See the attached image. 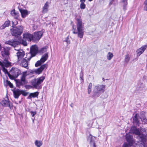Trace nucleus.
<instances>
[{
  "mask_svg": "<svg viewBox=\"0 0 147 147\" xmlns=\"http://www.w3.org/2000/svg\"><path fill=\"white\" fill-rule=\"evenodd\" d=\"M76 28L77 31H76L75 30L73 32V33L74 34H78V36L80 38H82L84 34V24L82 23L81 17L77 18H76Z\"/></svg>",
  "mask_w": 147,
  "mask_h": 147,
  "instance_id": "nucleus-1",
  "label": "nucleus"
},
{
  "mask_svg": "<svg viewBox=\"0 0 147 147\" xmlns=\"http://www.w3.org/2000/svg\"><path fill=\"white\" fill-rule=\"evenodd\" d=\"M140 119L142 122H144L145 123H147V117H145L144 114L142 113L141 115L140 118L139 115L138 114H136L133 118V122L134 125L139 126Z\"/></svg>",
  "mask_w": 147,
  "mask_h": 147,
  "instance_id": "nucleus-2",
  "label": "nucleus"
},
{
  "mask_svg": "<svg viewBox=\"0 0 147 147\" xmlns=\"http://www.w3.org/2000/svg\"><path fill=\"white\" fill-rule=\"evenodd\" d=\"M10 74H8V76L12 80L17 78L21 74L20 70L16 67H12L10 71Z\"/></svg>",
  "mask_w": 147,
  "mask_h": 147,
  "instance_id": "nucleus-3",
  "label": "nucleus"
},
{
  "mask_svg": "<svg viewBox=\"0 0 147 147\" xmlns=\"http://www.w3.org/2000/svg\"><path fill=\"white\" fill-rule=\"evenodd\" d=\"M23 27L22 26L17 27H13L10 29L11 33L14 36H18L20 35L23 32Z\"/></svg>",
  "mask_w": 147,
  "mask_h": 147,
  "instance_id": "nucleus-4",
  "label": "nucleus"
},
{
  "mask_svg": "<svg viewBox=\"0 0 147 147\" xmlns=\"http://www.w3.org/2000/svg\"><path fill=\"white\" fill-rule=\"evenodd\" d=\"M126 139L129 145L127 143H125L123 144L122 147H130V146H132L133 143V139L132 136L129 133L127 134Z\"/></svg>",
  "mask_w": 147,
  "mask_h": 147,
  "instance_id": "nucleus-5",
  "label": "nucleus"
},
{
  "mask_svg": "<svg viewBox=\"0 0 147 147\" xmlns=\"http://www.w3.org/2000/svg\"><path fill=\"white\" fill-rule=\"evenodd\" d=\"M43 34V32L42 31H39L34 33L33 34V41L38 42L41 38Z\"/></svg>",
  "mask_w": 147,
  "mask_h": 147,
  "instance_id": "nucleus-6",
  "label": "nucleus"
},
{
  "mask_svg": "<svg viewBox=\"0 0 147 147\" xmlns=\"http://www.w3.org/2000/svg\"><path fill=\"white\" fill-rule=\"evenodd\" d=\"M26 72H23L21 77L20 80H17V83L19 85H22L27 83V82L26 80Z\"/></svg>",
  "mask_w": 147,
  "mask_h": 147,
  "instance_id": "nucleus-7",
  "label": "nucleus"
},
{
  "mask_svg": "<svg viewBox=\"0 0 147 147\" xmlns=\"http://www.w3.org/2000/svg\"><path fill=\"white\" fill-rule=\"evenodd\" d=\"M48 53H46L43 55L40 60L37 61L36 63L35 64L36 67L38 66L46 61L48 57Z\"/></svg>",
  "mask_w": 147,
  "mask_h": 147,
  "instance_id": "nucleus-8",
  "label": "nucleus"
},
{
  "mask_svg": "<svg viewBox=\"0 0 147 147\" xmlns=\"http://www.w3.org/2000/svg\"><path fill=\"white\" fill-rule=\"evenodd\" d=\"M38 47L36 45H34L32 46L30 48V52L31 55L32 56L28 59L29 61L32 57L35 55L38 51Z\"/></svg>",
  "mask_w": 147,
  "mask_h": 147,
  "instance_id": "nucleus-9",
  "label": "nucleus"
},
{
  "mask_svg": "<svg viewBox=\"0 0 147 147\" xmlns=\"http://www.w3.org/2000/svg\"><path fill=\"white\" fill-rule=\"evenodd\" d=\"M0 104L3 106L9 107L11 109H12L13 108L12 104L11 103H10L9 100L7 99V100H2L0 102Z\"/></svg>",
  "mask_w": 147,
  "mask_h": 147,
  "instance_id": "nucleus-10",
  "label": "nucleus"
},
{
  "mask_svg": "<svg viewBox=\"0 0 147 147\" xmlns=\"http://www.w3.org/2000/svg\"><path fill=\"white\" fill-rule=\"evenodd\" d=\"M9 49L7 47H4L1 51V54L3 57H6L8 59L9 57Z\"/></svg>",
  "mask_w": 147,
  "mask_h": 147,
  "instance_id": "nucleus-11",
  "label": "nucleus"
},
{
  "mask_svg": "<svg viewBox=\"0 0 147 147\" xmlns=\"http://www.w3.org/2000/svg\"><path fill=\"white\" fill-rule=\"evenodd\" d=\"M15 50H17L18 51L17 53L18 58V63H20V61L22 59L25 55L24 52L22 50H17L15 49Z\"/></svg>",
  "mask_w": 147,
  "mask_h": 147,
  "instance_id": "nucleus-12",
  "label": "nucleus"
},
{
  "mask_svg": "<svg viewBox=\"0 0 147 147\" xmlns=\"http://www.w3.org/2000/svg\"><path fill=\"white\" fill-rule=\"evenodd\" d=\"M105 86L102 85H98L96 86L94 88L93 92L95 94L101 91H104Z\"/></svg>",
  "mask_w": 147,
  "mask_h": 147,
  "instance_id": "nucleus-13",
  "label": "nucleus"
},
{
  "mask_svg": "<svg viewBox=\"0 0 147 147\" xmlns=\"http://www.w3.org/2000/svg\"><path fill=\"white\" fill-rule=\"evenodd\" d=\"M7 59L5 57L3 62L0 61V65H1L2 67H8L11 66V63L7 61Z\"/></svg>",
  "mask_w": 147,
  "mask_h": 147,
  "instance_id": "nucleus-14",
  "label": "nucleus"
},
{
  "mask_svg": "<svg viewBox=\"0 0 147 147\" xmlns=\"http://www.w3.org/2000/svg\"><path fill=\"white\" fill-rule=\"evenodd\" d=\"M94 138H95V137L93 136L91 134H90L88 139L90 142V145L93 147H96V146L94 142Z\"/></svg>",
  "mask_w": 147,
  "mask_h": 147,
  "instance_id": "nucleus-15",
  "label": "nucleus"
},
{
  "mask_svg": "<svg viewBox=\"0 0 147 147\" xmlns=\"http://www.w3.org/2000/svg\"><path fill=\"white\" fill-rule=\"evenodd\" d=\"M147 48V45H144L141 47L137 50L136 52L137 54L139 56H140L144 52L145 50Z\"/></svg>",
  "mask_w": 147,
  "mask_h": 147,
  "instance_id": "nucleus-16",
  "label": "nucleus"
},
{
  "mask_svg": "<svg viewBox=\"0 0 147 147\" xmlns=\"http://www.w3.org/2000/svg\"><path fill=\"white\" fill-rule=\"evenodd\" d=\"M47 66L46 64L43 65L41 66L39 68L36 70L35 72L36 74H40L45 68H47Z\"/></svg>",
  "mask_w": 147,
  "mask_h": 147,
  "instance_id": "nucleus-17",
  "label": "nucleus"
},
{
  "mask_svg": "<svg viewBox=\"0 0 147 147\" xmlns=\"http://www.w3.org/2000/svg\"><path fill=\"white\" fill-rule=\"evenodd\" d=\"M6 43L15 47L18 45L19 42L17 41L12 40L7 41L6 42Z\"/></svg>",
  "mask_w": 147,
  "mask_h": 147,
  "instance_id": "nucleus-18",
  "label": "nucleus"
},
{
  "mask_svg": "<svg viewBox=\"0 0 147 147\" xmlns=\"http://www.w3.org/2000/svg\"><path fill=\"white\" fill-rule=\"evenodd\" d=\"M33 34L32 35L29 33H26L23 34V38L28 41H33Z\"/></svg>",
  "mask_w": 147,
  "mask_h": 147,
  "instance_id": "nucleus-19",
  "label": "nucleus"
},
{
  "mask_svg": "<svg viewBox=\"0 0 147 147\" xmlns=\"http://www.w3.org/2000/svg\"><path fill=\"white\" fill-rule=\"evenodd\" d=\"M20 63L21 65L23 67L26 68L27 69L28 68V62L26 60V59L24 58L20 61V63Z\"/></svg>",
  "mask_w": 147,
  "mask_h": 147,
  "instance_id": "nucleus-20",
  "label": "nucleus"
},
{
  "mask_svg": "<svg viewBox=\"0 0 147 147\" xmlns=\"http://www.w3.org/2000/svg\"><path fill=\"white\" fill-rule=\"evenodd\" d=\"M14 97L15 98H18L20 95L21 94V91L18 89L13 91Z\"/></svg>",
  "mask_w": 147,
  "mask_h": 147,
  "instance_id": "nucleus-21",
  "label": "nucleus"
},
{
  "mask_svg": "<svg viewBox=\"0 0 147 147\" xmlns=\"http://www.w3.org/2000/svg\"><path fill=\"white\" fill-rule=\"evenodd\" d=\"M11 14L16 19H18L19 16V14L18 12L15 11L14 9L11 11Z\"/></svg>",
  "mask_w": 147,
  "mask_h": 147,
  "instance_id": "nucleus-22",
  "label": "nucleus"
},
{
  "mask_svg": "<svg viewBox=\"0 0 147 147\" xmlns=\"http://www.w3.org/2000/svg\"><path fill=\"white\" fill-rule=\"evenodd\" d=\"M49 7V3L48 2H47L44 5L42 9V13H46L48 10Z\"/></svg>",
  "mask_w": 147,
  "mask_h": 147,
  "instance_id": "nucleus-23",
  "label": "nucleus"
},
{
  "mask_svg": "<svg viewBox=\"0 0 147 147\" xmlns=\"http://www.w3.org/2000/svg\"><path fill=\"white\" fill-rule=\"evenodd\" d=\"M20 11L23 18H25L28 14V11L26 10L20 9Z\"/></svg>",
  "mask_w": 147,
  "mask_h": 147,
  "instance_id": "nucleus-24",
  "label": "nucleus"
},
{
  "mask_svg": "<svg viewBox=\"0 0 147 147\" xmlns=\"http://www.w3.org/2000/svg\"><path fill=\"white\" fill-rule=\"evenodd\" d=\"M39 93L38 92H36L34 93H30L27 98L30 99L32 98H35L37 97Z\"/></svg>",
  "mask_w": 147,
  "mask_h": 147,
  "instance_id": "nucleus-25",
  "label": "nucleus"
},
{
  "mask_svg": "<svg viewBox=\"0 0 147 147\" xmlns=\"http://www.w3.org/2000/svg\"><path fill=\"white\" fill-rule=\"evenodd\" d=\"M9 24L10 22L9 21H6L3 25L0 26V29L1 30L3 29L6 27L8 26L9 25Z\"/></svg>",
  "mask_w": 147,
  "mask_h": 147,
  "instance_id": "nucleus-26",
  "label": "nucleus"
},
{
  "mask_svg": "<svg viewBox=\"0 0 147 147\" xmlns=\"http://www.w3.org/2000/svg\"><path fill=\"white\" fill-rule=\"evenodd\" d=\"M34 144L37 147H40L42 145V142L40 141L36 140L35 141Z\"/></svg>",
  "mask_w": 147,
  "mask_h": 147,
  "instance_id": "nucleus-27",
  "label": "nucleus"
},
{
  "mask_svg": "<svg viewBox=\"0 0 147 147\" xmlns=\"http://www.w3.org/2000/svg\"><path fill=\"white\" fill-rule=\"evenodd\" d=\"M36 79H35L33 80L32 82V85L34 87H37L39 85L38 84V83Z\"/></svg>",
  "mask_w": 147,
  "mask_h": 147,
  "instance_id": "nucleus-28",
  "label": "nucleus"
},
{
  "mask_svg": "<svg viewBox=\"0 0 147 147\" xmlns=\"http://www.w3.org/2000/svg\"><path fill=\"white\" fill-rule=\"evenodd\" d=\"M45 78V77L41 76L39 78L36 79L39 85L43 81Z\"/></svg>",
  "mask_w": 147,
  "mask_h": 147,
  "instance_id": "nucleus-29",
  "label": "nucleus"
},
{
  "mask_svg": "<svg viewBox=\"0 0 147 147\" xmlns=\"http://www.w3.org/2000/svg\"><path fill=\"white\" fill-rule=\"evenodd\" d=\"M113 56V54L110 52H109L107 56V59L109 60H111Z\"/></svg>",
  "mask_w": 147,
  "mask_h": 147,
  "instance_id": "nucleus-30",
  "label": "nucleus"
},
{
  "mask_svg": "<svg viewBox=\"0 0 147 147\" xmlns=\"http://www.w3.org/2000/svg\"><path fill=\"white\" fill-rule=\"evenodd\" d=\"M133 127H135L137 129H138L139 131V132L140 133V134H143V135H144L146 137V136H145V134H143V132H146V129L145 128H142L141 127H140V130L139 129H137L136 127H132L131 128V129L133 128Z\"/></svg>",
  "mask_w": 147,
  "mask_h": 147,
  "instance_id": "nucleus-31",
  "label": "nucleus"
},
{
  "mask_svg": "<svg viewBox=\"0 0 147 147\" xmlns=\"http://www.w3.org/2000/svg\"><path fill=\"white\" fill-rule=\"evenodd\" d=\"M47 47H44L41 48L39 51V52L40 53H44L46 52L47 51Z\"/></svg>",
  "mask_w": 147,
  "mask_h": 147,
  "instance_id": "nucleus-32",
  "label": "nucleus"
},
{
  "mask_svg": "<svg viewBox=\"0 0 147 147\" xmlns=\"http://www.w3.org/2000/svg\"><path fill=\"white\" fill-rule=\"evenodd\" d=\"M130 57L128 54H127L125 56V62L127 63L129 61Z\"/></svg>",
  "mask_w": 147,
  "mask_h": 147,
  "instance_id": "nucleus-33",
  "label": "nucleus"
},
{
  "mask_svg": "<svg viewBox=\"0 0 147 147\" xmlns=\"http://www.w3.org/2000/svg\"><path fill=\"white\" fill-rule=\"evenodd\" d=\"M92 86V83H90L89 84V85L88 89V94H90L91 92V88Z\"/></svg>",
  "mask_w": 147,
  "mask_h": 147,
  "instance_id": "nucleus-34",
  "label": "nucleus"
},
{
  "mask_svg": "<svg viewBox=\"0 0 147 147\" xmlns=\"http://www.w3.org/2000/svg\"><path fill=\"white\" fill-rule=\"evenodd\" d=\"M86 5L84 3H81L80 5V7L81 9H84L86 8Z\"/></svg>",
  "mask_w": 147,
  "mask_h": 147,
  "instance_id": "nucleus-35",
  "label": "nucleus"
},
{
  "mask_svg": "<svg viewBox=\"0 0 147 147\" xmlns=\"http://www.w3.org/2000/svg\"><path fill=\"white\" fill-rule=\"evenodd\" d=\"M2 70L5 74H7L8 76V74H10L8 72L7 69L5 68V67H2Z\"/></svg>",
  "mask_w": 147,
  "mask_h": 147,
  "instance_id": "nucleus-36",
  "label": "nucleus"
},
{
  "mask_svg": "<svg viewBox=\"0 0 147 147\" xmlns=\"http://www.w3.org/2000/svg\"><path fill=\"white\" fill-rule=\"evenodd\" d=\"M18 24V21L17 20L12 21V27H14V26H15Z\"/></svg>",
  "mask_w": 147,
  "mask_h": 147,
  "instance_id": "nucleus-37",
  "label": "nucleus"
},
{
  "mask_svg": "<svg viewBox=\"0 0 147 147\" xmlns=\"http://www.w3.org/2000/svg\"><path fill=\"white\" fill-rule=\"evenodd\" d=\"M63 42H66L67 44H69L70 43V40L69 39V37L67 36L66 37L65 40H64Z\"/></svg>",
  "mask_w": 147,
  "mask_h": 147,
  "instance_id": "nucleus-38",
  "label": "nucleus"
},
{
  "mask_svg": "<svg viewBox=\"0 0 147 147\" xmlns=\"http://www.w3.org/2000/svg\"><path fill=\"white\" fill-rule=\"evenodd\" d=\"M21 41V43L24 46H26L27 45V43L26 41L22 40Z\"/></svg>",
  "mask_w": 147,
  "mask_h": 147,
  "instance_id": "nucleus-39",
  "label": "nucleus"
},
{
  "mask_svg": "<svg viewBox=\"0 0 147 147\" xmlns=\"http://www.w3.org/2000/svg\"><path fill=\"white\" fill-rule=\"evenodd\" d=\"M21 94L24 96H26L28 94V93L25 92L23 91H21Z\"/></svg>",
  "mask_w": 147,
  "mask_h": 147,
  "instance_id": "nucleus-40",
  "label": "nucleus"
},
{
  "mask_svg": "<svg viewBox=\"0 0 147 147\" xmlns=\"http://www.w3.org/2000/svg\"><path fill=\"white\" fill-rule=\"evenodd\" d=\"M30 113L31 114L32 117H34L35 115L36 114V112L35 111H31Z\"/></svg>",
  "mask_w": 147,
  "mask_h": 147,
  "instance_id": "nucleus-41",
  "label": "nucleus"
},
{
  "mask_svg": "<svg viewBox=\"0 0 147 147\" xmlns=\"http://www.w3.org/2000/svg\"><path fill=\"white\" fill-rule=\"evenodd\" d=\"M8 84L9 85V86L11 88H12L13 87V84L11 83L10 82H8Z\"/></svg>",
  "mask_w": 147,
  "mask_h": 147,
  "instance_id": "nucleus-42",
  "label": "nucleus"
},
{
  "mask_svg": "<svg viewBox=\"0 0 147 147\" xmlns=\"http://www.w3.org/2000/svg\"><path fill=\"white\" fill-rule=\"evenodd\" d=\"M144 10L145 11H147V5H146V6L144 7Z\"/></svg>",
  "mask_w": 147,
  "mask_h": 147,
  "instance_id": "nucleus-43",
  "label": "nucleus"
},
{
  "mask_svg": "<svg viewBox=\"0 0 147 147\" xmlns=\"http://www.w3.org/2000/svg\"><path fill=\"white\" fill-rule=\"evenodd\" d=\"M80 78L82 80V81H83V76L82 75H80Z\"/></svg>",
  "mask_w": 147,
  "mask_h": 147,
  "instance_id": "nucleus-44",
  "label": "nucleus"
},
{
  "mask_svg": "<svg viewBox=\"0 0 147 147\" xmlns=\"http://www.w3.org/2000/svg\"><path fill=\"white\" fill-rule=\"evenodd\" d=\"M86 0H80V1L81 3H84L85 2Z\"/></svg>",
  "mask_w": 147,
  "mask_h": 147,
  "instance_id": "nucleus-45",
  "label": "nucleus"
},
{
  "mask_svg": "<svg viewBox=\"0 0 147 147\" xmlns=\"http://www.w3.org/2000/svg\"><path fill=\"white\" fill-rule=\"evenodd\" d=\"M144 3L145 5H147V0H146V1H144Z\"/></svg>",
  "mask_w": 147,
  "mask_h": 147,
  "instance_id": "nucleus-46",
  "label": "nucleus"
},
{
  "mask_svg": "<svg viewBox=\"0 0 147 147\" xmlns=\"http://www.w3.org/2000/svg\"><path fill=\"white\" fill-rule=\"evenodd\" d=\"M125 5H126L127 4V1H126L125 2Z\"/></svg>",
  "mask_w": 147,
  "mask_h": 147,
  "instance_id": "nucleus-47",
  "label": "nucleus"
},
{
  "mask_svg": "<svg viewBox=\"0 0 147 147\" xmlns=\"http://www.w3.org/2000/svg\"><path fill=\"white\" fill-rule=\"evenodd\" d=\"M93 0H88V1H92Z\"/></svg>",
  "mask_w": 147,
  "mask_h": 147,
  "instance_id": "nucleus-48",
  "label": "nucleus"
},
{
  "mask_svg": "<svg viewBox=\"0 0 147 147\" xmlns=\"http://www.w3.org/2000/svg\"><path fill=\"white\" fill-rule=\"evenodd\" d=\"M112 3H111V2H110V4H112Z\"/></svg>",
  "mask_w": 147,
  "mask_h": 147,
  "instance_id": "nucleus-49",
  "label": "nucleus"
}]
</instances>
